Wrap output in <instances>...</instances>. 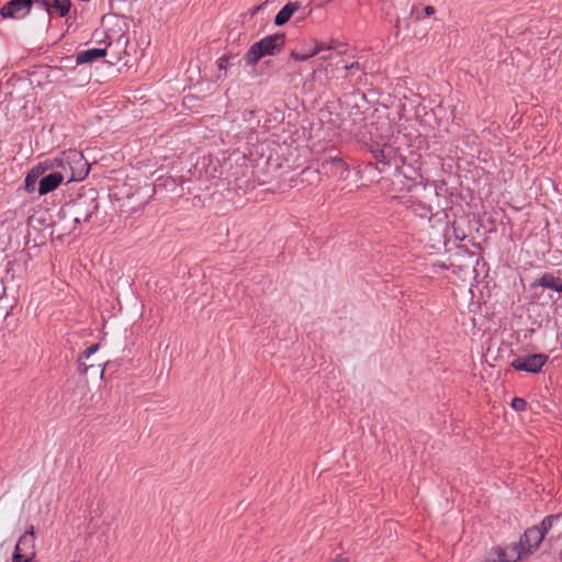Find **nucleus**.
Segmentation results:
<instances>
[{"mask_svg":"<svg viewBox=\"0 0 562 562\" xmlns=\"http://www.w3.org/2000/svg\"><path fill=\"white\" fill-rule=\"evenodd\" d=\"M492 553L498 558L499 562H517L527 554L518 542L512 543L506 548L495 547Z\"/></svg>","mask_w":562,"mask_h":562,"instance_id":"nucleus-11","label":"nucleus"},{"mask_svg":"<svg viewBox=\"0 0 562 562\" xmlns=\"http://www.w3.org/2000/svg\"><path fill=\"white\" fill-rule=\"evenodd\" d=\"M227 64H228V60L226 58L223 57V58L218 59V68L220 69H226Z\"/></svg>","mask_w":562,"mask_h":562,"instance_id":"nucleus-23","label":"nucleus"},{"mask_svg":"<svg viewBox=\"0 0 562 562\" xmlns=\"http://www.w3.org/2000/svg\"><path fill=\"white\" fill-rule=\"evenodd\" d=\"M126 44H127V38L125 36L121 35L117 38L115 45H113L112 43H109L108 47H104V48H89V49L79 52L76 56V61L79 65L90 63L92 60H95L98 58L106 56L108 49L112 50L113 46L120 47V46H126Z\"/></svg>","mask_w":562,"mask_h":562,"instance_id":"nucleus-8","label":"nucleus"},{"mask_svg":"<svg viewBox=\"0 0 562 562\" xmlns=\"http://www.w3.org/2000/svg\"><path fill=\"white\" fill-rule=\"evenodd\" d=\"M116 59H117V60H121V59H122V58H121L120 53H116Z\"/></svg>","mask_w":562,"mask_h":562,"instance_id":"nucleus-31","label":"nucleus"},{"mask_svg":"<svg viewBox=\"0 0 562 562\" xmlns=\"http://www.w3.org/2000/svg\"><path fill=\"white\" fill-rule=\"evenodd\" d=\"M35 558V531L30 526L18 539L12 559L14 562H31Z\"/></svg>","mask_w":562,"mask_h":562,"instance_id":"nucleus-3","label":"nucleus"},{"mask_svg":"<svg viewBox=\"0 0 562 562\" xmlns=\"http://www.w3.org/2000/svg\"><path fill=\"white\" fill-rule=\"evenodd\" d=\"M319 171L325 175L337 177L339 179L346 178L349 169L347 164L337 156H331L323 160Z\"/></svg>","mask_w":562,"mask_h":562,"instance_id":"nucleus-9","label":"nucleus"},{"mask_svg":"<svg viewBox=\"0 0 562 562\" xmlns=\"http://www.w3.org/2000/svg\"><path fill=\"white\" fill-rule=\"evenodd\" d=\"M32 171H35V173L37 175V177H38V176L41 175V172H42V171L40 170V168H38V167H37V168H34Z\"/></svg>","mask_w":562,"mask_h":562,"instance_id":"nucleus-30","label":"nucleus"},{"mask_svg":"<svg viewBox=\"0 0 562 562\" xmlns=\"http://www.w3.org/2000/svg\"><path fill=\"white\" fill-rule=\"evenodd\" d=\"M561 283H562V279L561 278H558V277H554L553 274L551 273H544L543 276L540 277V279L538 280V284L543 286V288H547V289H552L557 292L560 291L561 289Z\"/></svg>","mask_w":562,"mask_h":562,"instance_id":"nucleus-15","label":"nucleus"},{"mask_svg":"<svg viewBox=\"0 0 562 562\" xmlns=\"http://www.w3.org/2000/svg\"><path fill=\"white\" fill-rule=\"evenodd\" d=\"M345 69L346 70H353V69L358 70V69H360V64L358 61H355L351 65L346 66Z\"/></svg>","mask_w":562,"mask_h":562,"instance_id":"nucleus-25","label":"nucleus"},{"mask_svg":"<svg viewBox=\"0 0 562 562\" xmlns=\"http://www.w3.org/2000/svg\"><path fill=\"white\" fill-rule=\"evenodd\" d=\"M333 562H349L347 558L339 557L335 559Z\"/></svg>","mask_w":562,"mask_h":562,"instance_id":"nucleus-28","label":"nucleus"},{"mask_svg":"<svg viewBox=\"0 0 562 562\" xmlns=\"http://www.w3.org/2000/svg\"><path fill=\"white\" fill-rule=\"evenodd\" d=\"M321 45H323V46H324V49H323V50H326V49H333V48H335V47H336L334 44L325 45V44H323V43H322Z\"/></svg>","mask_w":562,"mask_h":562,"instance_id":"nucleus-27","label":"nucleus"},{"mask_svg":"<svg viewBox=\"0 0 562 562\" xmlns=\"http://www.w3.org/2000/svg\"><path fill=\"white\" fill-rule=\"evenodd\" d=\"M65 162L69 165V176L66 177V182L80 181L89 173L90 166L85 159L83 155L77 150H69L65 153Z\"/></svg>","mask_w":562,"mask_h":562,"instance_id":"nucleus-4","label":"nucleus"},{"mask_svg":"<svg viewBox=\"0 0 562 562\" xmlns=\"http://www.w3.org/2000/svg\"><path fill=\"white\" fill-rule=\"evenodd\" d=\"M323 49H324L323 45H315V47L308 52L293 50L291 54V57L295 60L303 61V60H306L310 57L315 56L316 54L323 52Z\"/></svg>","mask_w":562,"mask_h":562,"instance_id":"nucleus-17","label":"nucleus"},{"mask_svg":"<svg viewBox=\"0 0 562 562\" xmlns=\"http://www.w3.org/2000/svg\"><path fill=\"white\" fill-rule=\"evenodd\" d=\"M48 13L56 11L60 16H65L69 13L71 1L70 0H37Z\"/></svg>","mask_w":562,"mask_h":562,"instance_id":"nucleus-13","label":"nucleus"},{"mask_svg":"<svg viewBox=\"0 0 562 562\" xmlns=\"http://www.w3.org/2000/svg\"><path fill=\"white\" fill-rule=\"evenodd\" d=\"M32 0H11L0 9L3 19H23L30 13Z\"/></svg>","mask_w":562,"mask_h":562,"instance_id":"nucleus-7","label":"nucleus"},{"mask_svg":"<svg viewBox=\"0 0 562 562\" xmlns=\"http://www.w3.org/2000/svg\"><path fill=\"white\" fill-rule=\"evenodd\" d=\"M373 154H374V158L376 159L378 162L389 165L391 161V158L394 155V150H393L392 146L385 144V145H383L382 148L375 150Z\"/></svg>","mask_w":562,"mask_h":562,"instance_id":"nucleus-16","label":"nucleus"},{"mask_svg":"<svg viewBox=\"0 0 562 562\" xmlns=\"http://www.w3.org/2000/svg\"><path fill=\"white\" fill-rule=\"evenodd\" d=\"M543 539L540 528L538 526H533L524 532L518 543L521 544V548L527 554H530L532 551L538 549Z\"/></svg>","mask_w":562,"mask_h":562,"instance_id":"nucleus-10","label":"nucleus"},{"mask_svg":"<svg viewBox=\"0 0 562 562\" xmlns=\"http://www.w3.org/2000/svg\"><path fill=\"white\" fill-rule=\"evenodd\" d=\"M284 46V35L273 34L263 37L261 41L251 45L245 54V60L248 65H256L262 57L278 54Z\"/></svg>","mask_w":562,"mask_h":562,"instance_id":"nucleus-2","label":"nucleus"},{"mask_svg":"<svg viewBox=\"0 0 562 562\" xmlns=\"http://www.w3.org/2000/svg\"><path fill=\"white\" fill-rule=\"evenodd\" d=\"M300 8L299 3L296 2H290L288 4H285L279 12L278 14L276 15L274 18V23L277 25H283L284 23H286L290 18L292 16V14L297 11Z\"/></svg>","mask_w":562,"mask_h":562,"instance_id":"nucleus-14","label":"nucleus"},{"mask_svg":"<svg viewBox=\"0 0 562 562\" xmlns=\"http://www.w3.org/2000/svg\"><path fill=\"white\" fill-rule=\"evenodd\" d=\"M548 360V356L543 353H532L516 358L512 366L516 370L538 373Z\"/></svg>","mask_w":562,"mask_h":562,"instance_id":"nucleus-6","label":"nucleus"},{"mask_svg":"<svg viewBox=\"0 0 562 562\" xmlns=\"http://www.w3.org/2000/svg\"><path fill=\"white\" fill-rule=\"evenodd\" d=\"M424 11L427 16H430L435 13V8L431 5H427L424 8Z\"/></svg>","mask_w":562,"mask_h":562,"instance_id":"nucleus-24","label":"nucleus"},{"mask_svg":"<svg viewBox=\"0 0 562 562\" xmlns=\"http://www.w3.org/2000/svg\"><path fill=\"white\" fill-rule=\"evenodd\" d=\"M99 344H93L90 347H88L85 352L78 358V371L82 374H90V375H99L100 378H103L104 374V368L106 366V361L99 360L95 361L92 358V356L98 351Z\"/></svg>","mask_w":562,"mask_h":562,"instance_id":"nucleus-5","label":"nucleus"},{"mask_svg":"<svg viewBox=\"0 0 562 562\" xmlns=\"http://www.w3.org/2000/svg\"><path fill=\"white\" fill-rule=\"evenodd\" d=\"M485 562H499V561H498V558L495 555L493 558L488 557Z\"/></svg>","mask_w":562,"mask_h":562,"instance_id":"nucleus-26","label":"nucleus"},{"mask_svg":"<svg viewBox=\"0 0 562 562\" xmlns=\"http://www.w3.org/2000/svg\"><path fill=\"white\" fill-rule=\"evenodd\" d=\"M55 162H56V166L60 168V170H57L56 173H59V175H69V165H67L65 162V153H63L61 157L60 158H56L55 159ZM66 181V177L63 176V181Z\"/></svg>","mask_w":562,"mask_h":562,"instance_id":"nucleus-19","label":"nucleus"},{"mask_svg":"<svg viewBox=\"0 0 562 562\" xmlns=\"http://www.w3.org/2000/svg\"><path fill=\"white\" fill-rule=\"evenodd\" d=\"M37 175L35 171H31L25 178V190L27 192H34L36 189Z\"/></svg>","mask_w":562,"mask_h":562,"instance_id":"nucleus-20","label":"nucleus"},{"mask_svg":"<svg viewBox=\"0 0 562 562\" xmlns=\"http://www.w3.org/2000/svg\"><path fill=\"white\" fill-rule=\"evenodd\" d=\"M63 182V175L56 173V171L44 176L38 181V193L44 195L55 190Z\"/></svg>","mask_w":562,"mask_h":562,"instance_id":"nucleus-12","label":"nucleus"},{"mask_svg":"<svg viewBox=\"0 0 562 562\" xmlns=\"http://www.w3.org/2000/svg\"><path fill=\"white\" fill-rule=\"evenodd\" d=\"M79 224H80L79 222H72L71 220H63L61 218V209L59 210L58 220L56 222V225L59 226L60 231H63L66 234H69L71 232H74L78 227Z\"/></svg>","mask_w":562,"mask_h":562,"instance_id":"nucleus-18","label":"nucleus"},{"mask_svg":"<svg viewBox=\"0 0 562 562\" xmlns=\"http://www.w3.org/2000/svg\"><path fill=\"white\" fill-rule=\"evenodd\" d=\"M553 519H554V517L550 515V516L544 517L543 520L541 521V526L539 528H540V532L543 535V537L551 529Z\"/></svg>","mask_w":562,"mask_h":562,"instance_id":"nucleus-21","label":"nucleus"},{"mask_svg":"<svg viewBox=\"0 0 562 562\" xmlns=\"http://www.w3.org/2000/svg\"><path fill=\"white\" fill-rule=\"evenodd\" d=\"M512 407L516 411V412H522L526 409L527 407V402L524 400V398H520V397H515L513 401H512Z\"/></svg>","mask_w":562,"mask_h":562,"instance_id":"nucleus-22","label":"nucleus"},{"mask_svg":"<svg viewBox=\"0 0 562 562\" xmlns=\"http://www.w3.org/2000/svg\"><path fill=\"white\" fill-rule=\"evenodd\" d=\"M262 5H257L252 9L251 11V14L255 15L260 9H261Z\"/></svg>","mask_w":562,"mask_h":562,"instance_id":"nucleus-29","label":"nucleus"},{"mask_svg":"<svg viewBox=\"0 0 562 562\" xmlns=\"http://www.w3.org/2000/svg\"><path fill=\"white\" fill-rule=\"evenodd\" d=\"M98 210V202L94 192L80 194L77 199L65 203L61 206V218L72 222H86Z\"/></svg>","mask_w":562,"mask_h":562,"instance_id":"nucleus-1","label":"nucleus"}]
</instances>
